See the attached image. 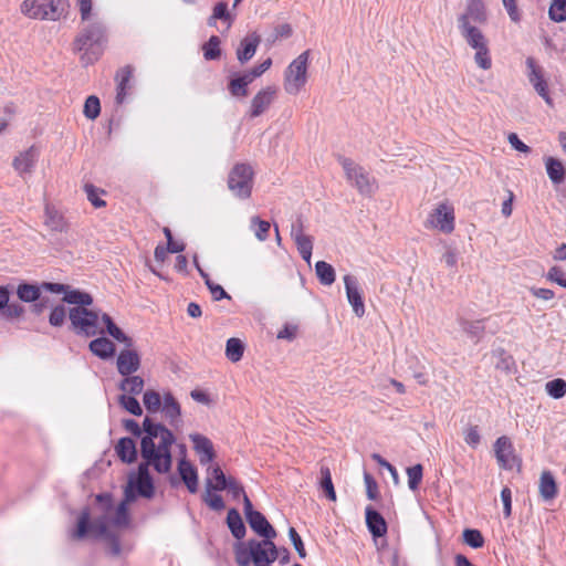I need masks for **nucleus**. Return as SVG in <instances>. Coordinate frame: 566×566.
<instances>
[{
  "label": "nucleus",
  "mask_w": 566,
  "mask_h": 566,
  "mask_svg": "<svg viewBox=\"0 0 566 566\" xmlns=\"http://www.w3.org/2000/svg\"><path fill=\"white\" fill-rule=\"evenodd\" d=\"M106 42V30L102 22L94 21L84 27L77 36L74 40V51L82 52V60L87 56V60L91 61L88 56V52L92 54L98 55L101 54L103 46Z\"/></svg>",
  "instance_id": "nucleus-2"
},
{
  "label": "nucleus",
  "mask_w": 566,
  "mask_h": 566,
  "mask_svg": "<svg viewBox=\"0 0 566 566\" xmlns=\"http://www.w3.org/2000/svg\"><path fill=\"white\" fill-rule=\"evenodd\" d=\"M119 405L134 416H142L143 408L139 401L133 395L123 394L118 397Z\"/></svg>",
  "instance_id": "nucleus-42"
},
{
  "label": "nucleus",
  "mask_w": 566,
  "mask_h": 566,
  "mask_svg": "<svg viewBox=\"0 0 566 566\" xmlns=\"http://www.w3.org/2000/svg\"><path fill=\"white\" fill-rule=\"evenodd\" d=\"M458 29L468 45L472 49H482L488 45V40L482 31L472 23H467L464 17H458Z\"/></svg>",
  "instance_id": "nucleus-11"
},
{
  "label": "nucleus",
  "mask_w": 566,
  "mask_h": 566,
  "mask_svg": "<svg viewBox=\"0 0 566 566\" xmlns=\"http://www.w3.org/2000/svg\"><path fill=\"white\" fill-rule=\"evenodd\" d=\"M206 285L209 289L214 301L230 298V295L224 291V289L221 285L216 284L212 281H208Z\"/></svg>",
  "instance_id": "nucleus-64"
},
{
  "label": "nucleus",
  "mask_w": 566,
  "mask_h": 566,
  "mask_svg": "<svg viewBox=\"0 0 566 566\" xmlns=\"http://www.w3.org/2000/svg\"><path fill=\"white\" fill-rule=\"evenodd\" d=\"M38 158L35 147H30L28 150L21 153L13 160V167L19 174L31 172Z\"/></svg>",
  "instance_id": "nucleus-26"
},
{
  "label": "nucleus",
  "mask_w": 566,
  "mask_h": 566,
  "mask_svg": "<svg viewBox=\"0 0 566 566\" xmlns=\"http://www.w3.org/2000/svg\"><path fill=\"white\" fill-rule=\"evenodd\" d=\"M44 226L51 232L59 233L66 232L69 229V223L63 214L50 205H46L44 209Z\"/></svg>",
  "instance_id": "nucleus-20"
},
{
  "label": "nucleus",
  "mask_w": 566,
  "mask_h": 566,
  "mask_svg": "<svg viewBox=\"0 0 566 566\" xmlns=\"http://www.w3.org/2000/svg\"><path fill=\"white\" fill-rule=\"evenodd\" d=\"M459 17H464L467 23H486L488 13L483 0H467L465 11Z\"/></svg>",
  "instance_id": "nucleus-18"
},
{
  "label": "nucleus",
  "mask_w": 566,
  "mask_h": 566,
  "mask_svg": "<svg viewBox=\"0 0 566 566\" xmlns=\"http://www.w3.org/2000/svg\"><path fill=\"white\" fill-rule=\"evenodd\" d=\"M462 537L463 542L472 548H481L484 545V537L479 530L465 528Z\"/></svg>",
  "instance_id": "nucleus-44"
},
{
  "label": "nucleus",
  "mask_w": 566,
  "mask_h": 566,
  "mask_svg": "<svg viewBox=\"0 0 566 566\" xmlns=\"http://www.w3.org/2000/svg\"><path fill=\"white\" fill-rule=\"evenodd\" d=\"M67 8V0H24L21 12L31 19L56 21Z\"/></svg>",
  "instance_id": "nucleus-3"
},
{
  "label": "nucleus",
  "mask_w": 566,
  "mask_h": 566,
  "mask_svg": "<svg viewBox=\"0 0 566 566\" xmlns=\"http://www.w3.org/2000/svg\"><path fill=\"white\" fill-rule=\"evenodd\" d=\"M250 527L263 538H275L277 533L274 527L269 523L266 517L261 513L256 512L247 520Z\"/></svg>",
  "instance_id": "nucleus-21"
},
{
  "label": "nucleus",
  "mask_w": 566,
  "mask_h": 566,
  "mask_svg": "<svg viewBox=\"0 0 566 566\" xmlns=\"http://www.w3.org/2000/svg\"><path fill=\"white\" fill-rule=\"evenodd\" d=\"M2 315L6 318H18L23 315L24 307L18 303H7V306L1 310Z\"/></svg>",
  "instance_id": "nucleus-61"
},
{
  "label": "nucleus",
  "mask_w": 566,
  "mask_h": 566,
  "mask_svg": "<svg viewBox=\"0 0 566 566\" xmlns=\"http://www.w3.org/2000/svg\"><path fill=\"white\" fill-rule=\"evenodd\" d=\"M557 483L551 471H543L539 476L538 492L541 497L548 502L557 495Z\"/></svg>",
  "instance_id": "nucleus-25"
},
{
  "label": "nucleus",
  "mask_w": 566,
  "mask_h": 566,
  "mask_svg": "<svg viewBox=\"0 0 566 566\" xmlns=\"http://www.w3.org/2000/svg\"><path fill=\"white\" fill-rule=\"evenodd\" d=\"M291 235L297 247L300 254L303 260L310 263L313 250V240L310 235H305L303 232H296L295 226H292Z\"/></svg>",
  "instance_id": "nucleus-27"
},
{
  "label": "nucleus",
  "mask_w": 566,
  "mask_h": 566,
  "mask_svg": "<svg viewBox=\"0 0 566 566\" xmlns=\"http://www.w3.org/2000/svg\"><path fill=\"white\" fill-rule=\"evenodd\" d=\"M189 438L193 443V450L198 454L199 461L202 465L213 461L216 458V452L209 438L200 433H191Z\"/></svg>",
  "instance_id": "nucleus-15"
},
{
  "label": "nucleus",
  "mask_w": 566,
  "mask_h": 566,
  "mask_svg": "<svg viewBox=\"0 0 566 566\" xmlns=\"http://www.w3.org/2000/svg\"><path fill=\"white\" fill-rule=\"evenodd\" d=\"M127 503L126 500L124 499V501L118 505L117 510H116V515L113 520V523L115 525H126L128 523V512H127Z\"/></svg>",
  "instance_id": "nucleus-62"
},
{
  "label": "nucleus",
  "mask_w": 566,
  "mask_h": 566,
  "mask_svg": "<svg viewBox=\"0 0 566 566\" xmlns=\"http://www.w3.org/2000/svg\"><path fill=\"white\" fill-rule=\"evenodd\" d=\"M211 492L212 491H208V489H206L202 496L203 502L214 511H222L226 506L222 496L219 494H212Z\"/></svg>",
  "instance_id": "nucleus-55"
},
{
  "label": "nucleus",
  "mask_w": 566,
  "mask_h": 566,
  "mask_svg": "<svg viewBox=\"0 0 566 566\" xmlns=\"http://www.w3.org/2000/svg\"><path fill=\"white\" fill-rule=\"evenodd\" d=\"M459 325L461 326L462 331L471 338H476V342L482 337L484 334V325L483 321H469L465 318H459L458 319Z\"/></svg>",
  "instance_id": "nucleus-36"
},
{
  "label": "nucleus",
  "mask_w": 566,
  "mask_h": 566,
  "mask_svg": "<svg viewBox=\"0 0 566 566\" xmlns=\"http://www.w3.org/2000/svg\"><path fill=\"white\" fill-rule=\"evenodd\" d=\"M212 14L218 20H222V21L227 22V29H230L234 18L231 15V13L228 9L227 2L220 1V2L216 3V6L213 7V10H212Z\"/></svg>",
  "instance_id": "nucleus-49"
},
{
  "label": "nucleus",
  "mask_w": 566,
  "mask_h": 566,
  "mask_svg": "<svg viewBox=\"0 0 566 566\" xmlns=\"http://www.w3.org/2000/svg\"><path fill=\"white\" fill-rule=\"evenodd\" d=\"M365 515L367 527L374 537H381L386 535L387 523L378 511L371 506H367Z\"/></svg>",
  "instance_id": "nucleus-22"
},
{
  "label": "nucleus",
  "mask_w": 566,
  "mask_h": 566,
  "mask_svg": "<svg viewBox=\"0 0 566 566\" xmlns=\"http://www.w3.org/2000/svg\"><path fill=\"white\" fill-rule=\"evenodd\" d=\"M234 560L238 566H249L252 563L250 539L247 543L238 542L233 546Z\"/></svg>",
  "instance_id": "nucleus-35"
},
{
  "label": "nucleus",
  "mask_w": 566,
  "mask_h": 566,
  "mask_svg": "<svg viewBox=\"0 0 566 566\" xmlns=\"http://www.w3.org/2000/svg\"><path fill=\"white\" fill-rule=\"evenodd\" d=\"M276 94V90L273 86H268L260 92L251 101V117H258L262 115L268 107L273 103Z\"/></svg>",
  "instance_id": "nucleus-16"
},
{
  "label": "nucleus",
  "mask_w": 566,
  "mask_h": 566,
  "mask_svg": "<svg viewBox=\"0 0 566 566\" xmlns=\"http://www.w3.org/2000/svg\"><path fill=\"white\" fill-rule=\"evenodd\" d=\"M84 190H85L88 201L95 208H102V207L106 206V202L97 196V189L93 185L86 184L84 186Z\"/></svg>",
  "instance_id": "nucleus-60"
},
{
  "label": "nucleus",
  "mask_w": 566,
  "mask_h": 566,
  "mask_svg": "<svg viewBox=\"0 0 566 566\" xmlns=\"http://www.w3.org/2000/svg\"><path fill=\"white\" fill-rule=\"evenodd\" d=\"M344 284L346 289V295L349 304L353 307L354 313L361 317L365 314V305L363 302L361 293L358 287V282L355 276L345 275Z\"/></svg>",
  "instance_id": "nucleus-14"
},
{
  "label": "nucleus",
  "mask_w": 566,
  "mask_h": 566,
  "mask_svg": "<svg viewBox=\"0 0 566 566\" xmlns=\"http://www.w3.org/2000/svg\"><path fill=\"white\" fill-rule=\"evenodd\" d=\"M315 271L323 285H332L335 282V270L329 263L325 261L316 262Z\"/></svg>",
  "instance_id": "nucleus-39"
},
{
  "label": "nucleus",
  "mask_w": 566,
  "mask_h": 566,
  "mask_svg": "<svg viewBox=\"0 0 566 566\" xmlns=\"http://www.w3.org/2000/svg\"><path fill=\"white\" fill-rule=\"evenodd\" d=\"M364 481L366 485L367 497L373 501L377 500L379 496V492L376 480L369 473L366 472L364 474Z\"/></svg>",
  "instance_id": "nucleus-58"
},
{
  "label": "nucleus",
  "mask_w": 566,
  "mask_h": 566,
  "mask_svg": "<svg viewBox=\"0 0 566 566\" xmlns=\"http://www.w3.org/2000/svg\"><path fill=\"white\" fill-rule=\"evenodd\" d=\"M143 402L148 412L155 413L160 410L161 397L159 392L149 389L144 392Z\"/></svg>",
  "instance_id": "nucleus-43"
},
{
  "label": "nucleus",
  "mask_w": 566,
  "mask_h": 566,
  "mask_svg": "<svg viewBox=\"0 0 566 566\" xmlns=\"http://www.w3.org/2000/svg\"><path fill=\"white\" fill-rule=\"evenodd\" d=\"M106 543L107 554L112 557H118L122 554L119 537L114 533L103 538Z\"/></svg>",
  "instance_id": "nucleus-51"
},
{
  "label": "nucleus",
  "mask_w": 566,
  "mask_h": 566,
  "mask_svg": "<svg viewBox=\"0 0 566 566\" xmlns=\"http://www.w3.org/2000/svg\"><path fill=\"white\" fill-rule=\"evenodd\" d=\"M274 538H263L262 541L250 539L252 551V563L254 566H271L279 558V547L273 542Z\"/></svg>",
  "instance_id": "nucleus-9"
},
{
  "label": "nucleus",
  "mask_w": 566,
  "mask_h": 566,
  "mask_svg": "<svg viewBox=\"0 0 566 566\" xmlns=\"http://www.w3.org/2000/svg\"><path fill=\"white\" fill-rule=\"evenodd\" d=\"M41 285L31 283H20L17 287V295L24 303L36 302L41 296Z\"/></svg>",
  "instance_id": "nucleus-32"
},
{
  "label": "nucleus",
  "mask_w": 566,
  "mask_h": 566,
  "mask_svg": "<svg viewBox=\"0 0 566 566\" xmlns=\"http://www.w3.org/2000/svg\"><path fill=\"white\" fill-rule=\"evenodd\" d=\"M292 32V27L289 23H282L274 29L273 33L266 39V41L269 44H273L282 38H290Z\"/></svg>",
  "instance_id": "nucleus-54"
},
{
  "label": "nucleus",
  "mask_w": 566,
  "mask_h": 566,
  "mask_svg": "<svg viewBox=\"0 0 566 566\" xmlns=\"http://www.w3.org/2000/svg\"><path fill=\"white\" fill-rule=\"evenodd\" d=\"M66 317V308L64 305H56L52 308L49 323L54 327H60L64 324Z\"/></svg>",
  "instance_id": "nucleus-52"
},
{
  "label": "nucleus",
  "mask_w": 566,
  "mask_h": 566,
  "mask_svg": "<svg viewBox=\"0 0 566 566\" xmlns=\"http://www.w3.org/2000/svg\"><path fill=\"white\" fill-rule=\"evenodd\" d=\"M261 42V36L256 32L249 33L240 41L237 49V59L241 64L249 62L255 54Z\"/></svg>",
  "instance_id": "nucleus-17"
},
{
  "label": "nucleus",
  "mask_w": 566,
  "mask_h": 566,
  "mask_svg": "<svg viewBox=\"0 0 566 566\" xmlns=\"http://www.w3.org/2000/svg\"><path fill=\"white\" fill-rule=\"evenodd\" d=\"M545 166L548 178L553 184L559 185L565 180L566 170L560 160L548 157L546 159Z\"/></svg>",
  "instance_id": "nucleus-31"
},
{
  "label": "nucleus",
  "mask_w": 566,
  "mask_h": 566,
  "mask_svg": "<svg viewBox=\"0 0 566 566\" xmlns=\"http://www.w3.org/2000/svg\"><path fill=\"white\" fill-rule=\"evenodd\" d=\"M546 392L554 399H560L566 395V381L562 378H556L546 382Z\"/></svg>",
  "instance_id": "nucleus-45"
},
{
  "label": "nucleus",
  "mask_w": 566,
  "mask_h": 566,
  "mask_svg": "<svg viewBox=\"0 0 566 566\" xmlns=\"http://www.w3.org/2000/svg\"><path fill=\"white\" fill-rule=\"evenodd\" d=\"M422 471L421 464H416L407 469L408 486L410 490L415 491L418 489L422 480Z\"/></svg>",
  "instance_id": "nucleus-50"
},
{
  "label": "nucleus",
  "mask_w": 566,
  "mask_h": 566,
  "mask_svg": "<svg viewBox=\"0 0 566 566\" xmlns=\"http://www.w3.org/2000/svg\"><path fill=\"white\" fill-rule=\"evenodd\" d=\"M212 478L216 480V483H212L211 479H207L206 489L208 491H223L227 485L230 483V478H227L220 467H212L209 469Z\"/></svg>",
  "instance_id": "nucleus-34"
},
{
  "label": "nucleus",
  "mask_w": 566,
  "mask_h": 566,
  "mask_svg": "<svg viewBox=\"0 0 566 566\" xmlns=\"http://www.w3.org/2000/svg\"><path fill=\"white\" fill-rule=\"evenodd\" d=\"M494 452L501 468L511 470L516 460L513 446L509 437L502 436L494 443Z\"/></svg>",
  "instance_id": "nucleus-12"
},
{
  "label": "nucleus",
  "mask_w": 566,
  "mask_h": 566,
  "mask_svg": "<svg viewBox=\"0 0 566 566\" xmlns=\"http://www.w3.org/2000/svg\"><path fill=\"white\" fill-rule=\"evenodd\" d=\"M474 61L479 67L482 70H489L492 66V61L490 57L489 46H483L482 49L475 50Z\"/></svg>",
  "instance_id": "nucleus-53"
},
{
  "label": "nucleus",
  "mask_w": 566,
  "mask_h": 566,
  "mask_svg": "<svg viewBox=\"0 0 566 566\" xmlns=\"http://www.w3.org/2000/svg\"><path fill=\"white\" fill-rule=\"evenodd\" d=\"M464 440L472 448H476L479 446L481 437L478 426H471L464 431Z\"/></svg>",
  "instance_id": "nucleus-63"
},
{
  "label": "nucleus",
  "mask_w": 566,
  "mask_h": 566,
  "mask_svg": "<svg viewBox=\"0 0 566 566\" xmlns=\"http://www.w3.org/2000/svg\"><path fill=\"white\" fill-rule=\"evenodd\" d=\"M220 43H221V41H220L219 36H217V35L210 36V39L202 46L203 56L206 60L211 61V60H217L220 57V55H221Z\"/></svg>",
  "instance_id": "nucleus-41"
},
{
  "label": "nucleus",
  "mask_w": 566,
  "mask_h": 566,
  "mask_svg": "<svg viewBox=\"0 0 566 566\" xmlns=\"http://www.w3.org/2000/svg\"><path fill=\"white\" fill-rule=\"evenodd\" d=\"M339 163L345 171V176L358 192L363 196H371L374 192V181L365 169L349 158L342 157Z\"/></svg>",
  "instance_id": "nucleus-8"
},
{
  "label": "nucleus",
  "mask_w": 566,
  "mask_h": 566,
  "mask_svg": "<svg viewBox=\"0 0 566 566\" xmlns=\"http://www.w3.org/2000/svg\"><path fill=\"white\" fill-rule=\"evenodd\" d=\"M289 537L292 542V545L294 546V549L296 551L300 558L306 557V551L304 547V543L300 536V534L296 532L294 527L289 528Z\"/></svg>",
  "instance_id": "nucleus-56"
},
{
  "label": "nucleus",
  "mask_w": 566,
  "mask_h": 566,
  "mask_svg": "<svg viewBox=\"0 0 566 566\" xmlns=\"http://www.w3.org/2000/svg\"><path fill=\"white\" fill-rule=\"evenodd\" d=\"M250 228L254 231V235L259 241H265L269 237L271 224L269 221L254 216L250 220Z\"/></svg>",
  "instance_id": "nucleus-40"
},
{
  "label": "nucleus",
  "mask_w": 566,
  "mask_h": 566,
  "mask_svg": "<svg viewBox=\"0 0 566 566\" xmlns=\"http://www.w3.org/2000/svg\"><path fill=\"white\" fill-rule=\"evenodd\" d=\"M123 427L128 431L130 432L133 436L135 437H145L146 436V431H145V420L143 421L142 423V427L138 424L137 421H135L134 419H124L123 420Z\"/></svg>",
  "instance_id": "nucleus-57"
},
{
  "label": "nucleus",
  "mask_w": 566,
  "mask_h": 566,
  "mask_svg": "<svg viewBox=\"0 0 566 566\" xmlns=\"http://www.w3.org/2000/svg\"><path fill=\"white\" fill-rule=\"evenodd\" d=\"M160 408L170 426L177 427L178 423L181 422V408L179 402L170 406H163Z\"/></svg>",
  "instance_id": "nucleus-47"
},
{
  "label": "nucleus",
  "mask_w": 566,
  "mask_h": 566,
  "mask_svg": "<svg viewBox=\"0 0 566 566\" xmlns=\"http://www.w3.org/2000/svg\"><path fill=\"white\" fill-rule=\"evenodd\" d=\"M83 113L86 118L95 119L101 113L99 99L94 95L88 96L84 103Z\"/></svg>",
  "instance_id": "nucleus-48"
},
{
  "label": "nucleus",
  "mask_w": 566,
  "mask_h": 566,
  "mask_svg": "<svg viewBox=\"0 0 566 566\" xmlns=\"http://www.w3.org/2000/svg\"><path fill=\"white\" fill-rule=\"evenodd\" d=\"M115 451L124 463H133L137 460L138 452L136 443L134 439L129 437L120 438L115 446Z\"/></svg>",
  "instance_id": "nucleus-24"
},
{
  "label": "nucleus",
  "mask_w": 566,
  "mask_h": 566,
  "mask_svg": "<svg viewBox=\"0 0 566 566\" xmlns=\"http://www.w3.org/2000/svg\"><path fill=\"white\" fill-rule=\"evenodd\" d=\"M133 71L134 69L132 65H125L116 72L115 81L117 85L115 99L117 104H123L126 98L127 90L130 88Z\"/></svg>",
  "instance_id": "nucleus-19"
},
{
  "label": "nucleus",
  "mask_w": 566,
  "mask_h": 566,
  "mask_svg": "<svg viewBox=\"0 0 566 566\" xmlns=\"http://www.w3.org/2000/svg\"><path fill=\"white\" fill-rule=\"evenodd\" d=\"M526 67L528 70L527 78L533 86L545 81L542 67L536 64L533 57L526 59Z\"/></svg>",
  "instance_id": "nucleus-46"
},
{
  "label": "nucleus",
  "mask_w": 566,
  "mask_h": 566,
  "mask_svg": "<svg viewBox=\"0 0 566 566\" xmlns=\"http://www.w3.org/2000/svg\"><path fill=\"white\" fill-rule=\"evenodd\" d=\"M319 486L322 488L326 497L329 501H333V502L336 501L337 496H336V492H335L334 484L332 481V473H331V470L328 467H325V465L321 467Z\"/></svg>",
  "instance_id": "nucleus-38"
},
{
  "label": "nucleus",
  "mask_w": 566,
  "mask_h": 566,
  "mask_svg": "<svg viewBox=\"0 0 566 566\" xmlns=\"http://www.w3.org/2000/svg\"><path fill=\"white\" fill-rule=\"evenodd\" d=\"M248 86L243 85L239 77H233L230 80L228 88L232 96L235 97H245L248 95Z\"/></svg>",
  "instance_id": "nucleus-59"
},
{
  "label": "nucleus",
  "mask_w": 566,
  "mask_h": 566,
  "mask_svg": "<svg viewBox=\"0 0 566 566\" xmlns=\"http://www.w3.org/2000/svg\"><path fill=\"white\" fill-rule=\"evenodd\" d=\"M244 353V344L237 337H231L226 344V356L231 363L241 360Z\"/></svg>",
  "instance_id": "nucleus-37"
},
{
  "label": "nucleus",
  "mask_w": 566,
  "mask_h": 566,
  "mask_svg": "<svg viewBox=\"0 0 566 566\" xmlns=\"http://www.w3.org/2000/svg\"><path fill=\"white\" fill-rule=\"evenodd\" d=\"M71 329L76 335L86 337L95 336L98 333V312L87 307L75 306L69 311Z\"/></svg>",
  "instance_id": "nucleus-6"
},
{
  "label": "nucleus",
  "mask_w": 566,
  "mask_h": 566,
  "mask_svg": "<svg viewBox=\"0 0 566 566\" xmlns=\"http://www.w3.org/2000/svg\"><path fill=\"white\" fill-rule=\"evenodd\" d=\"M63 302L76 306L86 307L93 304V297L91 294L82 292L80 290H73L69 285V289H66L63 295Z\"/></svg>",
  "instance_id": "nucleus-30"
},
{
  "label": "nucleus",
  "mask_w": 566,
  "mask_h": 566,
  "mask_svg": "<svg viewBox=\"0 0 566 566\" xmlns=\"http://www.w3.org/2000/svg\"><path fill=\"white\" fill-rule=\"evenodd\" d=\"M433 227L443 233H451L454 230V211L447 202H441L429 214L426 227Z\"/></svg>",
  "instance_id": "nucleus-10"
},
{
  "label": "nucleus",
  "mask_w": 566,
  "mask_h": 566,
  "mask_svg": "<svg viewBox=\"0 0 566 566\" xmlns=\"http://www.w3.org/2000/svg\"><path fill=\"white\" fill-rule=\"evenodd\" d=\"M178 472L188 491L196 493L198 490L197 469L186 459H181L178 463Z\"/></svg>",
  "instance_id": "nucleus-23"
},
{
  "label": "nucleus",
  "mask_w": 566,
  "mask_h": 566,
  "mask_svg": "<svg viewBox=\"0 0 566 566\" xmlns=\"http://www.w3.org/2000/svg\"><path fill=\"white\" fill-rule=\"evenodd\" d=\"M117 371L122 376H129L140 368V357L135 349H122L116 360Z\"/></svg>",
  "instance_id": "nucleus-13"
},
{
  "label": "nucleus",
  "mask_w": 566,
  "mask_h": 566,
  "mask_svg": "<svg viewBox=\"0 0 566 566\" xmlns=\"http://www.w3.org/2000/svg\"><path fill=\"white\" fill-rule=\"evenodd\" d=\"M146 436L140 439V457L143 461L138 464L137 472L128 476V483L124 495L126 502H134L137 495L151 499L155 493L153 478L149 467L158 473H168L172 465L171 446L176 439L171 430L163 423L145 418Z\"/></svg>",
  "instance_id": "nucleus-1"
},
{
  "label": "nucleus",
  "mask_w": 566,
  "mask_h": 566,
  "mask_svg": "<svg viewBox=\"0 0 566 566\" xmlns=\"http://www.w3.org/2000/svg\"><path fill=\"white\" fill-rule=\"evenodd\" d=\"M90 533L95 537L102 538L112 534V532L108 531L106 514L91 521L90 510L85 507L78 515L76 528L72 532L71 537L80 541L86 537Z\"/></svg>",
  "instance_id": "nucleus-7"
},
{
  "label": "nucleus",
  "mask_w": 566,
  "mask_h": 566,
  "mask_svg": "<svg viewBox=\"0 0 566 566\" xmlns=\"http://www.w3.org/2000/svg\"><path fill=\"white\" fill-rule=\"evenodd\" d=\"M144 379L140 376H124L122 381L118 385V388L128 395H138L144 389Z\"/></svg>",
  "instance_id": "nucleus-33"
},
{
  "label": "nucleus",
  "mask_w": 566,
  "mask_h": 566,
  "mask_svg": "<svg viewBox=\"0 0 566 566\" xmlns=\"http://www.w3.org/2000/svg\"><path fill=\"white\" fill-rule=\"evenodd\" d=\"M310 50L294 59L284 73V90L287 94L296 95L307 82V63Z\"/></svg>",
  "instance_id": "nucleus-5"
},
{
  "label": "nucleus",
  "mask_w": 566,
  "mask_h": 566,
  "mask_svg": "<svg viewBox=\"0 0 566 566\" xmlns=\"http://www.w3.org/2000/svg\"><path fill=\"white\" fill-rule=\"evenodd\" d=\"M253 178L254 171L249 164H235L228 174V189L237 199L247 200L252 193L254 184Z\"/></svg>",
  "instance_id": "nucleus-4"
},
{
  "label": "nucleus",
  "mask_w": 566,
  "mask_h": 566,
  "mask_svg": "<svg viewBox=\"0 0 566 566\" xmlns=\"http://www.w3.org/2000/svg\"><path fill=\"white\" fill-rule=\"evenodd\" d=\"M90 350L102 359H108L115 354V345L106 337H98L93 339L90 345Z\"/></svg>",
  "instance_id": "nucleus-28"
},
{
  "label": "nucleus",
  "mask_w": 566,
  "mask_h": 566,
  "mask_svg": "<svg viewBox=\"0 0 566 566\" xmlns=\"http://www.w3.org/2000/svg\"><path fill=\"white\" fill-rule=\"evenodd\" d=\"M227 525L234 538L241 541L247 533L243 520L237 509H230L227 515Z\"/></svg>",
  "instance_id": "nucleus-29"
}]
</instances>
